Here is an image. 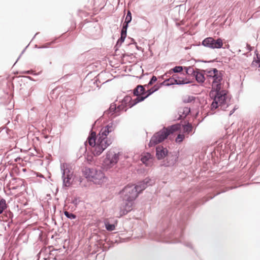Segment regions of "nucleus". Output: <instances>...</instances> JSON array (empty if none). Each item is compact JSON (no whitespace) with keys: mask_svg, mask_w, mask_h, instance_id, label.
<instances>
[{"mask_svg":"<svg viewBox=\"0 0 260 260\" xmlns=\"http://www.w3.org/2000/svg\"><path fill=\"white\" fill-rule=\"evenodd\" d=\"M196 62H204V63H207V62H222V61H218L217 60V58H215L213 60H209V61H206V60H198L197 61H196Z\"/></svg>","mask_w":260,"mask_h":260,"instance_id":"43","label":"nucleus"},{"mask_svg":"<svg viewBox=\"0 0 260 260\" xmlns=\"http://www.w3.org/2000/svg\"><path fill=\"white\" fill-rule=\"evenodd\" d=\"M87 144H89L88 142L87 141V139L86 141H85V142L84 143V146L83 147H81L80 150H81L82 149L83 150L84 154H85V159L86 160V161L88 163L91 164V162H92L94 161V157L99 156L100 155H101L102 154V153L98 155L95 154V153H96L95 150H96V146H95V145L94 146H90L89 145V146L90 147V152H87Z\"/></svg>","mask_w":260,"mask_h":260,"instance_id":"11","label":"nucleus"},{"mask_svg":"<svg viewBox=\"0 0 260 260\" xmlns=\"http://www.w3.org/2000/svg\"><path fill=\"white\" fill-rule=\"evenodd\" d=\"M201 45L212 49L225 48L223 46V40L221 38H217L215 39L211 37H207L202 41Z\"/></svg>","mask_w":260,"mask_h":260,"instance_id":"9","label":"nucleus"},{"mask_svg":"<svg viewBox=\"0 0 260 260\" xmlns=\"http://www.w3.org/2000/svg\"><path fill=\"white\" fill-rule=\"evenodd\" d=\"M8 207L6 201L5 199L1 198L0 199V214H2Z\"/></svg>","mask_w":260,"mask_h":260,"instance_id":"29","label":"nucleus"},{"mask_svg":"<svg viewBox=\"0 0 260 260\" xmlns=\"http://www.w3.org/2000/svg\"><path fill=\"white\" fill-rule=\"evenodd\" d=\"M209 96L213 100L210 107L211 111H214L219 107L221 110L225 111L230 105V104L227 102V91L221 89V83H216L212 86Z\"/></svg>","mask_w":260,"mask_h":260,"instance_id":"4","label":"nucleus"},{"mask_svg":"<svg viewBox=\"0 0 260 260\" xmlns=\"http://www.w3.org/2000/svg\"><path fill=\"white\" fill-rule=\"evenodd\" d=\"M169 150L162 145H158L155 147V157L158 160H164L168 154Z\"/></svg>","mask_w":260,"mask_h":260,"instance_id":"15","label":"nucleus"},{"mask_svg":"<svg viewBox=\"0 0 260 260\" xmlns=\"http://www.w3.org/2000/svg\"><path fill=\"white\" fill-rule=\"evenodd\" d=\"M155 160V156L150 152H146L141 158L142 163L147 167L151 166Z\"/></svg>","mask_w":260,"mask_h":260,"instance_id":"18","label":"nucleus"},{"mask_svg":"<svg viewBox=\"0 0 260 260\" xmlns=\"http://www.w3.org/2000/svg\"><path fill=\"white\" fill-rule=\"evenodd\" d=\"M55 43V40H54V41H52V42L47 43L41 46H40V47H38V49L48 48L49 47V46L51 44H53Z\"/></svg>","mask_w":260,"mask_h":260,"instance_id":"42","label":"nucleus"},{"mask_svg":"<svg viewBox=\"0 0 260 260\" xmlns=\"http://www.w3.org/2000/svg\"><path fill=\"white\" fill-rule=\"evenodd\" d=\"M157 80V77L155 76H153L150 79L149 81V85H152L153 83H155Z\"/></svg>","mask_w":260,"mask_h":260,"instance_id":"46","label":"nucleus"},{"mask_svg":"<svg viewBox=\"0 0 260 260\" xmlns=\"http://www.w3.org/2000/svg\"><path fill=\"white\" fill-rule=\"evenodd\" d=\"M5 214H6V216L9 219H12V218H13V213L11 211H10V210H9V211L7 210L6 211Z\"/></svg>","mask_w":260,"mask_h":260,"instance_id":"45","label":"nucleus"},{"mask_svg":"<svg viewBox=\"0 0 260 260\" xmlns=\"http://www.w3.org/2000/svg\"><path fill=\"white\" fill-rule=\"evenodd\" d=\"M172 77V78H174V79L176 80L177 81H180L181 80V78L176 74L173 75Z\"/></svg>","mask_w":260,"mask_h":260,"instance_id":"51","label":"nucleus"},{"mask_svg":"<svg viewBox=\"0 0 260 260\" xmlns=\"http://www.w3.org/2000/svg\"><path fill=\"white\" fill-rule=\"evenodd\" d=\"M14 180H16V182L18 183V185L16 186L13 187L12 189H16L19 187H22V186H23V187H25L24 181L23 179H20L19 178H17L14 179Z\"/></svg>","mask_w":260,"mask_h":260,"instance_id":"31","label":"nucleus"},{"mask_svg":"<svg viewBox=\"0 0 260 260\" xmlns=\"http://www.w3.org/2000/svg\"><path fill=\"white\" fill-rule=\"evenodd\" d=\"M95 169H96L85 167L83 171V175L86 179L91 181V179H93V176L94 175V171H95Z\"/></svg>","mask_w":260,"mask_h":260,"instance_id":"22","label":"nucleus"},{"mask_svg":"<svg viewBox=\"0 0 260 260\" xmlns=\"http://www.w3.org/2000/svg\"><path fill=\"white\" fill-rule=\"evenodd\" d=\"M128 39H130L131 40V42L128 44V45H132V44L136 45L137 43H136V42L135 41V40L133 38H131L130 37H129Z\"/></svg>","mask_w":260,"mask_h":260,"instance_id":"53","label":"nucleus"},{"mask_svg":"<svg viewBox=\"0 0 260 260\" xmlns=\"http://www.w3.org/2000/svg\"><path fill=\"white\" fill-rule=\"evenodd\" d=\"M190 214L187 212L185 216L180 219V220L178 221L177 228H173L172 231L168 233H167L169 231L168 229L164 230L160 234L157 235L154 240L158 242L167 243H181L180 240L183 239V231Z\"/></svg>","mask_w":260,"mask_h":260,"instance_id":"2","label":"nucleus"},{"mask_svg":"<svg viewBox=\"0 0 260 260\" xmlns=\"http://www.w3.org/2000/svg\"><path fill=\"white\" fill-rule=\"evenodd\" d=\"M139 92L140 96H145L147 95V90H146L145 88H144V86L142 85H139Z\"/></svg>","mask_w":260,"mask_h":260,"instance_id":"38","label":"nucleus"},{"mask_svg":"<svg viewBox=\"0 0 260 260\" xmlns=\"http://www.w3.org/2000/svg\"><path fill=\"white\" fill-rule=\"evenodd\" d=\"M39 239L41 241H43V240H42V235H41V234H40L39 236Z\"/></svg>","mask_w":260,"mask_h":260,"instance_id":"62","label":"nucleus"},{"mask_svg":"<svg viewBox=\"0 0 260 260\" xmlns=\"http://www.w3.org/2000/svg\"><path fill=\"white\" fill-rule=\"evenodd\" d=\"M170 72V71L168 72H167L166 73H165L164 76H166V77H168V75H171L172 74H170L169 73Z\"/></svg>","mask_w":260,"mask_h":260,"instance_id":"61","label":"nucleus"},{"mask_svg":"<svg viewBox=\"0 0 260 260\" xmlns=\"http://www.w3.org/2000/svg\"><path fill=\"white\" fill-rule=\"evenodd\" d=\"M45 251L46 253H49L50 255H52V254L53 255V254L51 252H52L53 251H56V250H53L51 251V250L50 249V247H49L48 249H45Z\"/></svg>","mask_w":260,"mask_h":260,"instance_id":"52","label":"nucleus"},{"mask_svg":"<svg viewBox=\"0 0 260 260\" xmlns=\"http://www.w3.org/2000/svg\"><path fill=\"white\" fill-rule=\"evenodd\" d=\"M179 151H174L168 153L165 158L161 162L160 167H171L174 166L178 160Z\"/></svg>","mask_w":260,"mask_h":260,"instance_id":"10","label":"nucleus"},{"mask_svg":"<svg viewBox=\"0 0 260 260\" xmlns=\"http://www.w3.org/2000/svg\"><path fill=\"white\" fill-rule=\"evenodd\" d=\"M259 164L260 163H259V161H255L253 163V164L252 165V167L251 168V170L249 171V175L251 176H252L254 175V174L255 173V172L256 171L257 168L259 165Z\"/></svg>","mask_w":260,"mask_h":260,"instance_id":"32","label":"nucleus"},{"mask_svg":"<svg viewBox=\"0 0 260 260\" xmlns=\"http://www.w3.org/2000/svg\"><path fill=\"white\" fill-rule=\"evenodd\" d=\"M228 17L226 18V19L224 20V21L223 22V23L221 24V25H224L226 23V22L228 21Z\"/></svg>","mask_w":260,"mask_h":260,"instance_id":"64","label":"nucleus"},{"mask_svg":"<svg viewBox=\"0 0 260 260\" xmlns=\"http://www.w3.org/2000/svg\"><path fill=\"white\" fill-rule=\"evenodd\" d=\"M149 74L148 73H146V74H142L141 76H137V77L139 78V79H142L143 78V77L144 76V75H148Z\"/></svg>","mask_w":260,"mask_h":260,"instance_id":"57","label":"nucleus"},{"mask_svg":"<svg viewBox=\"0 0 260 260\" xmlns=\"http://www.w3.org/2000/svg\"><path fill=\"white\" fill-rule=\"evenodd\" d=\"M132 20V15L129 10H128L125 18V21L131 22Z\"/></svg>","mask_w":260,"mask_h":260,"instance_id":"41","label":"nucleus"},{"mask_svg":"<svg viewBox=\"0 0 260 260\" xmlns=\"http://www.w3.org/2000/svg\"><path fill=\"white\" fill-rule=\"evenodd\" d=\"M28 46V45L27 46H26L25 47V48L22 50V51L21 52V54H20V55L18 57L17 59L15 61V62L14 65H15L16 64V63L17 62V61L19 59V58H20L21 56L22 55V54L24 53V52H25V50L26 49V48H27Z\"/></svg>","mask_w":260,"mask_h":260,"instance_id":"50","label":"nucleus"},{"mask_svg":"<svg viewBox=\"0 0 260 260\" xmlns=\"http://www.w3.org/2000/svg\"><path fill=\"white\" fill-rule=\"evenodd\" d=\"M235 109H232L230 112V113L229 114V116H231L234 112H235Z\"/></svg>","mask_w":260,"mask_h":260,"instance_id":"59","label":"nucleus"},{"mask_svg":"<svg viewBox=\"0 0 260 260\" xmlns=\"http://www.w3.org/2000/svg\"><path fill=\"white\" fill-rule=\"evenodd\" d=\"M75 101L73 99L66 100L64 106L68 110H71L75 105Z\"/></svg>","mask_w":260,"mask_h":260,"instance_id":"25","label":"nucleus"},{"mask_svg":"<svg viewBox=\"0 0 260 260\" xmlns=\"http://www.w3.org/2000/svg\"><path fill=\"white\" fill-rule=\"evenodd\" d=\"M212 186L214 188V196H212L210 195L208 196L207 197H204L201 199L199 201V204L203 205L207 201L213 199L215 196L221 193L225 192L227 190L224 188H221L220 185L218 183V182L216 181H214L212 184Z\"/></svg>","mask_w":260,"mask_h":260,"instance_id":"13","label":"nucleus"},{"mask_svg":"<svg viewBox=\"0 0 260 260\" xmlns=\"http://www.w3.org/2000/svg\"><path fill=\"white\" fill-rule=\"evenodd\" d=\"M203 70H204L196 68V72L192 76L194 78L196 81L201 85H202L206 80V77L204 76Z\"/></svg>","mask_w":260,"mask_h":260,"instance_id":"19","label":"nucleus"},{"mask_svg":"<svg viewBox=\"0 0 260 260\" xmlns=\"http://www.w3.org/2000/svg\"><path fill=\"white\" fill-rule=\"evenodd\" d=\"M196 72V68L194 69L192 67L189 66V69L188 71V76H190L192 77L193 75L194 74L195 72Z\"/></svg>","mask_w":260,"mask_h":260,"instance_id":"44","label":"nucleus"},{"mask_svg":"<svg viewBox=\"0 0 260 260\" xmlns=\"http://www.w3.org/2000/svg\"><path fill=\"white\" fill-rule=\"evenodd\" d=\"M196 97L192 95H187L182 98L183 103H190L194 102Z\"/></svg>","mask_w":260,"mask_h":260,"instance_id":"30","label":"nucleus"},{"mask_svg":"<svg viewBox=\"0 0 260 260\" xmlns=\"http://www.w3.org/2000/svg\"><path fill=\"white\" fill-rule=\"evenodd\" d=\"M155 180L150 177H147L144 179L138 181L134 186L136 187L139 194H141L148 186H152L155 184Z\"/></svg>","mask_w":260,"mask_h":260,"instance_id":"12","label":"nucleus"},{"mask_svg":"<svg viewBox=\"0 0 260 260\" xmlns=\"http://www.w3.org/2000/svg\"><path fill=\"white\" fill-rule=\"evenodd\" d=\"M119 159V152L116 153L111 150L107 151L102 163L103 168L106 171L111 169L117 164Z\"/></svg>","mask_w":260,"mask_h":260,"instance_id":"7","label":"nucleus"},{"mask_svg":"<svg viewBox=\"0 0 260 260\" xmlns=\"http://www.w3.org/2000/svg\"><path fill=\"white\" fill-rule=\"evenodd\" d=\"M63 213L67 218L71 220L75 219L77 217V216L75 214L67 211H64Z\"/></svg>","mask_w":260,"mask_h":260,"instance_id":"34","label":"nucleus"},{"mask_svg":"<svg viewBox=\"0 0 260 260\" xmlns=\"http://www.w3.org/2000/svg\"><path fill=\"white\" fill-rule=\"evenodd\" d=\"M161 87V86L160 85V83L155 84L152 87L147 90V95L136 98L135 99V102L133 104H131L130 107L134 106L138 103L143 102L146 99L158 90Z\"/></svg>","mask_w":260,"mask_h":260,"instance_id":"14","label":"nucleus"},{"mask_svg":"<svg viewBox=\"0 0 260 260\" xmlns=\"http://www.w3.org/2000/svg\"><path fill=\"white\" fill-rule=\"evenodd\" d=\"M184 68H183V70H185V74L188 75V71L189 69V67H185L184 66Z\"/></svg>","mask_w":260,"mask_h":260,"instance_id":"55","label":"nucleus"},{"mask_svg":"<svg viewBox=\"0 0 260 260\" xmlns=\"http://www.w3.org/2000/svg\"><path fill=\"white\" fill-rule=\"evenodd\" d=\"M30 72V71H26L23 72V73L26 74H29Z\"/></svg>","mask_w":260,"mask_h":260,"instance_id":"63","label":"nucleus"},{"mask_svg":"<svg viewBox=\"0 0 260 260\" xmlns=\"http://www.w3.org/2000/svg\"><path fill=\"white\" fill-rule=\"evenodd\" d=\"M119 194L122 201L120 211L123 215H126L132 211L135 201L139 197V192L134 184H128L120 190Z\"/></svg>","mask_w":260,"mask_h":260,"instance_id":"3","label":"nucleus"},{"mask_svg":"<svg viewBox=\"0 0 260 260\" xmlns=\"http://www.w3.org/2000/svg\"><path fill=\"white\" fill-rule=\"evenodd\" d=\"M130 22L127 21H124L122 28L121 29L120 34L127 36V29L128 27V24Z\"/></svg>","mask_w":260,"mask_h":260,"instance_id":"33","label":"nucleus"},{"mask_svg":"<svg viewBox=\"0 0 260 260\" xmlns=\"http://www.w3.org/2000/svg\"><path fill=\"white\" fill-rule=\"evenodd\" d=\"M119 122V120L112 121L103 127L98 135L96 132L92 130L96 122L92 124V128L89 133L87 141L90 146H96V154L98 155L102 153L112 143L114 137L112 135L108 137V135L115 129Z\"/></svg>","mask_w":260,"mask_h":260,"instance_id":"1","label":"nucleus"},{"mask_svg":"<svg viewBox=\"0 0 260 260\" xmlns=\"http://www.w3.org/2000/svg\"><path fill=\"white\" fill-rule=\"evenodd\" d=\"M211 155V157H213L214 156V155H217L218 154H216V152L215 151H213L212 152H211L210 153ZM217 157H218V156H217Z\"/></svg>","mask_w":260,"mask_h":260,"instance_id":"56","label":"nucleus"},{"mask_svg":"<svg viewBox=\"0 0 260 260\" xmlns=\"http://www.w3.org/2000/svg\"><path fill=\"white\" fill-rule=\"evenodd\" d=\"M133 54L132 53H131L129 54H126V53H123V54H122L121 56V57L122 58H124L125 56H130L131 55H132Z\"/></svg>","mask_w":260,"mask_h":260,"instance_id":"54","label":"nucleus"},{"mask_svg":"<svg viewBox=\"0 0 260 260\" xmlns=\"http://www.w3.org/2000/svg\"><path fill=\"white\" fill-rule=\"evenodd\" d=\"M60 170L61 172V179L62 180L63 187H68L71 185L70 180H71L73 172L67 163L60 164Z\"/></svg>","mask_w":260,"mask_h":260,"instance_id":"8","label":"nucleus"},{"mask_svg":"<svg viewBox=\"0 0 260 260\" xmlns=\"http://www.w3.org/2000/svg\"><path fill=\"white\" fill-rule=\"evenodd\" d=\"M135 46H136V49H137L138 50H142V47H141L137 45V43H136V45H135Z\"/></svg>","mask_w":260,"mask_h":260,"instance_id":"58","label":"nucleus"},{"mask_svg":"<svg viewBox=\"0 0 260 260\" xmlns=\"http://www.w3.org/2000/svg\"><path fill=\"white\" fill-rule=\"evenodd\" d=\"M181 126V122L172 124L168 127L164 126L153 135L148 144V147L151 148L161 143L167 139L170 135H173L174 132L179 131Z\"/></svg>","mask_w":260,"mask_h":260,"instance_id":"5","label":"nucleus"},{"mask_svg":"<svg viewBox=\"0 0 260 260\" xmlns=\"http://www.w3.org/2000/svg\"><path fill=\"white\" fill-rule=\"evenodd\" d=\"M113 244H112V245H110L109 246H108V247L107 246H103V249H102V251L104 252V251H108L111 247H113Z\"/></svg>","mask_w":260,"mask_h":260,"instance_id":"49","label":"nucleus"},{"mask_svg":"<svg viewBox=\"0 0 260 260\" xmlns=\"http://www.w3.org/2000/svg\"><path fill=\"white\" fill-rule=\"evenodd\" d=\"M192 81L189 79H188L187 78H181L180 81H178V85H183V84H187L189 83H192Z\"/></svg>","mask_w":260,"mask_h":260,"instance_id":"35","label":"nucleus"},{"mask_svg":"<svg viewBox=\"0 0 260 260\" xmlns=\"http://www.w3.org/2000/svg\"><path fill=\"white\" fill-rule=\"evenodd\" d=\"M183 68H184V66H175L173 69H172L171 70H170V72L169 73L172 74L173 73H180L183 74L184 75V73H182L183 71Z\"/></svg>","mask_w":260,"mask_h":260,"instance_id":"27","label":"nucleus"},{"mask_svg":"<svg viewBox=\"0 0 260 260\" xmlns=\"http://www.w3.org/2000/svg\"><path fill=\"white\" fill-rule=\"evenodd\" d=\"M126 37V35L120 34V37L117 40L116 44L114 46V50L115 51L116 55H119V54H117V52L119 50V48L121 46L122 44L124 42Z\"/></svg>","mask_w":260,"mask_h":260,"instance_id":"23","label":"nucleus"},{"mask_svg":"<svg viewBox=\"0 0 260 260\" xmlns=\"http://www.w3.org/2000/svg\"><path fill=\"white\" fill-rule=\"evenodd\" d=\"M230 58H225V60L224 61V63H228L229 61L230 60Z\"/></svg>","mask_w":260,"mask_h":260,"instance_id":"60","label":"nucleus"},{"mask_svg":"<svg viewBox=\"0 0 260 260\" xmlns=\"http://www.w3.org/2000/svg\"><path fill=\"white\" fill-rule=\"evenodd\" d=\"M135 102V99L133 100L132 98L129 95H126L122 100L121 104L117 106L115 102L110 104L109 108L104 111L102 116L107 115L108 118L111 117H115L120 115L121 111H126L128 106L129 108L133 106L130 107Z\"/></svg>","mask_w":260,"mask_h":260,"instance_id":"6","label":"nucleus"},{"mask_svg":"<svg viewBox=\"0 0 260 260\" xmlns=\"http://www.w3.org/2000/svg\"><path fill=\"white\" fill-rule=\"evenodd\" d=\"M254 54H255V55L256 56L257 60H255V58H254V60L252 61V62L251 63V65L252 66L253 65L254 62L256 63H258L259 64H258V67L260 68V55H259L257 50H256L254 51Z\"/></svg>","mask_w":260,"mask_h":260,"instance_id":"36","label":"nucleus"},{"mask_svg":"<svg viewBox=\"0 0 260 260\" xmlns=\"http://www.w3.org/2000/svg\"><path fill=\"white\" fill-rule=\"evenodd\" d=\"M94 172V175L93 176V179H91V181L94 184L100 185L106 181L105 180H107V178L105 177V174L102 171L95 169Z\"/></svg>","mask_w":260,"mask_h":260,"instance_id":"16","label":"nucleus"},{"mask_svg":"<svg viewBox=\"0 0 260 260\" xmlns=\"http://www.w3.org/2000/svg\"><path fill=\"white\" fill-rule=\"evenodd\" d=\"M190 111L191 109L190 107H180L178 108V116L175 120H179L182 118H186V117L190 113Z\"/></svg>","mask_w":260,"mask_h":260,"instance_id":"20","label":"nucleus"},{"mask_svg":"<svg viewBox=\"0 0 260 260\" xmlns=\"http://www.w3.org/2000/svg\"><path fill=\"white\" fill-rule=\"evenodd\" d=\"M183 244H184L185 246H186V247H189V248H190V249H192V250H194V249H193V246H192V244H191V243H190V242H184L183 243Z\"/></svg>","mask_w":260,"mask_h":260,"instance_id":"48","label":"nucleus"},{"mask_svg":"<svg viewBox=\"0 0 260 260\" xmlns=\"http://www.w3.org/2000/svg\"><path fill=\"white\" fill-rule=\"evenodd\" d=\"M81 202V198L79 197H76L72 200L71 203L77 207Z\"/></svg>","mask_w":260,"mask_h":260,"instance_id":"39","label":"nucleus"},{"mask_svg":"<svg viewBox=\"0 0 260 260\" xmlns=\"http://www.w3.org/2000/svg\"><path fill=\"white\" fill-rule=\"evenodd\" d=\"M139 90H139V85H138L133 90H131L129 91H132L133 92L134 95L137 96V98L138 96H140Z\"/></svg>","mask_w":260,"mask_h":260,"instance_id":"40","label":"nucleus"},{"mask_svg":"<svg viewBox=\"0 0 260 260\" xmlns=\"http://www.w3.org/2000/svg\"><path fill=\"white\" fill-rule=\"evenodd\" d=\"M203 73H204V76L206 75V79H207V82H209V84H210V79L213 76V73L214 72L212 71V68L209 69H206L203 70Z\"/></svg>","mask_w":260,"mask_h":260,"instance_id":"26","label":"nucleus"},{"mask_svg":"<svg viewBox=\"0 0 260 260\" xmlns=\"http://www.w3.org/2000/svg\"><path fill=\"white\" fill-rule=\"evenodd\" d=\"M104 224L106 229L108 231H112L115 229V224L110 223V221L107 220L104 221Z\"/></svg>","mask_w":260,"mask_h":260,"instance_id":"28","label":"nucleus"},{"mask_svg":"<svg viewBox=\"0 0 260 260\" xmlns=\"http://www.w3.org/2000/svg\"><path fill=\"white\" fill-rule=\"evenodd\" d=\"M160 85L161 86H170L173 85H178V81L172 78V77H170L169 79L165 80L163 82L160 83Z\"/></svg>","mask_w":260,"mask_h":260,"instance_id":"24","label":"nucleus"},{"mask_svg":"<svg viewBox=\"0 0 260 260\" xmlns=\"http://www.w3.org/2000/svg\"><path fill=\"white\" fill-rule=\"evenodd\" d=\"M213 76L211 85L213 86L216 83H221L223 79V73L222 71H218L216 68H212Z\"/></svg>","mask_w":260,"mask_h":260,"instance_id":"17","label":"nucleus"},{"mask_svg":"<svg viewBox=\"0 0 260 260\" xmlns=\"http://www.w3.org/2000/svg\"><path fill=\"white\" fill-rule=\"evenodd\" d=\"M217 152L219 153V154L220 155V160L223 159H225L227 157H228V156L227 155L224 154H222L221 151L219 152L218 151H217Z\"/></svg>","mask_w":260,"mask_h":260,"instance_id":"47","label":"nucleus"},{"mask_svg":"<svg viewBox=\"0 0 260 260\" xmlns=\"http://www.w3.org/2000/svg\"><path fill=\"white\" fill-rule=\"evenodd\" d=\"M185 139V136L183 134H180L177 135L175 138L176 143L180 144Z\"/></svg>","mask_w":260,"mask_h":260,"instance_id":"37","label":"nucleus"},{"mask_svg":"<svg viewBox=\"0 0 260 260\" xmlns=\"http://www.w3.org/2000/svg\"><path fill=\"white\" fill-rule=\"evenodd\" d=\"M183 128L184 133L189 134L191 133V134H193L195 133V129L193 130V127L192 125L189 123L188 120H186L184 121V123L183 124H181Z\"/></svg>","mask_w":260,"mask_h":260,"instance_id":"21","label":"nucleus"}]
</instances>
